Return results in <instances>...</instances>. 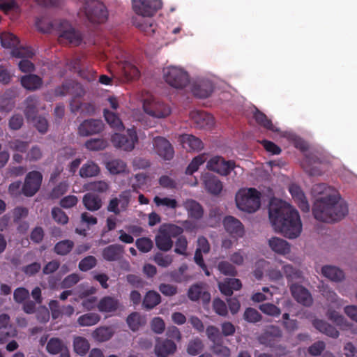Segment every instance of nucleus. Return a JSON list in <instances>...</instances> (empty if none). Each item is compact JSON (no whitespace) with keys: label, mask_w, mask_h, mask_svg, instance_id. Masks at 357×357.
I'll return each mask as SVG.
<instances>
[{"label":"nucleus","mask_w":357,"mask_h":357,"mask_svg":"<svg viewBox=\"0 0 357 357\" xmlns=\"http://www.w3.org/2000/svg\"><path fill=\"white\" fill-rule=\"evenodd\" d=\"M73 347L76 354L84 356L88 353L90 349V344L85 337L77 336L73 340Z\"/></svg>","instance_id":"79ce46f5"},{"label":"nucleus","mask_w":357,"mask_h":357,"mask_svg":"<svg viewBox=\"0 0 357 357\" xmlns=\"http://www.w3.org/2000/svg\"><path fill=\"white\" fill-rule=\"evenodd\" d=\"M14 335L15 333L10 325V317L5 313L0 314V340Z\"/></svg>","instance_id":"58836bf2"},{"label":"nucleus","mask_w":357,"mask_h":357,"mask_svg":"<svg viewBox=\"0 0 357 357\" xmlns=\"http://www.w3.org/2000/svg\"><path fill=\"white\" fill-rule=\"evenodd\" d=\"M282 270L289 287L291 284H298L303 282L304 276L303 272L291 264H284Z\"/></svg>","instance_id":"393cba45"},{"label":"nucleus","mask_w":357,"mask_h":357,"mask_svg":"<svg viewBox=\"0 0 357 357\" xmlns=\"http://www.w3.org/2000/svg\"><path fill=\"white\" fill-rule=\"evenodd\" d=\"M321 160L313 153L305 154L301 162V167L310 176H320L323 170L320 168Z\"/></svg>","instance_id":"2eb2a0df"},{"label":"nucleus","mask_w":357,"mask_h":357,"mask_svg":"<svg viewBox=\"0 0 357 357\" xmlns=\"http://www.w3.org/2000/svg\"><path fill=\"white\" fill-rule=\"evenodd\" d=\"M153 260L159 266L166 268L172 263L173 256L168 254H164L161 252H158L155 254Z\"/></svg>","instance_id":"4d7b16f0"},{"label":"nucleus","mask_w":357,"mask_h":357,"mask_svg":"<svg viewBox=\"0 0 357 357\" xmlns=\"http://www.w3.org/2000/svg\"><path fill=\"white\" fill-rule=\"evenodd\" d=\"M255 119L256 121L265 128L270 130L271 131H275L274 126L272 123V121L267 118V116L262 113L261 112L257 111L255 115Z\"/></svg>","instance_id":"774afa93"},{"label":"nucleus","mask_w":357,"mask_h":357,"mask_svg":"<svg viewBox=\"0 0 357 357\" xmlns=\"http://www.w3.org/2000/svg\"><path fill=\"white\" fill-rule=\"evenodd\" d=\"M225 230L233 236L241 237L244 229L242 223L233 216H227L223 220Z\"/></svg>","instance_id":"a878e982"},{"label":"nucleus","mask_w":357,"mask_h":357,"mask_svg":"<svg viewBox=\"0 0 357 357\" xmlns=\"http://www.w3.org/2000/svg\"><path fill=\"white\" fill-rule=\"evenodd\" d=\"M207 168L222 176H227L236 167L232 160H226L222 156H213L207 162Z\"/></svg>","instance_id":"9b49d317"},{"label":"nucleus","mask_w":357,"mask_h":357,"mask_svg":"<svg viewBox=\"0 0 357 357\" xmlns=\"http://www.w3.org/2000/svg\"><path fill=\"white\" fill-rule=\"evenodd\" d=\"M188 242L184 236H180L175 242L174 252L180 255L187 256Z\"/></svg>","instance_id":"69168bd1"},{"label":"nucleus","mask_w":357,"mask_h":357,"mask_svg":"<svg viewBox=\"0 0 357 357\" xmlns=\"http://www.w3.org/2000/svg\"><path fill=\"white\" fill-rule=\"evenodd\" d=\"M155 243L157 248L162 252L169 251L174 245L172 239L160 228L155 236Z\"/></svg>","instance_id":"c756f323"},{"label":"nucleus","mask_w":357,"mask_h":357,"mask_svg":"<svg viewBox=\"0 0 357 357\" xmlns=\"http://www.w3.org/2000/svg\"><path fill=\"white\" fill-rule=\"evenodd\" d=\"M314 327L321 333L333 338L339 336V331L333 326L321 319H314L312 322Z\"/></svg>","instance_id":"473e14b6"},{"label":"nucleus","mask_w":357,"mask_h":357,"mask_svg":"<svg viewBox=\"0 0 357 357\" xmlns=\"http://www.w3.org/2000/svg\"><path fill=\"white\" fill-rule=\"evenodd\" d=\"M188 296L192 301L202 299L204 304H208L211 301L210 293L204 290L202 283L192 284L188 289Z\"/></svg>","instance_id":"412c9836"},{"label":"nucleus","mask_w":357,"mask_h":357,"mask_svg":"<svg viewBox=\"0 0 357 357\" xmlns=\"http://www.w3.org/2000/svg\"><path fill=\"white\" fill-rule=\"evenodd\" d=\"M163 77L165 82L175 89H183L189 83V75L183 68L169 66L163 69Z\"/></svg>","instance_id":"0eeeda50"},{"label":"nucleus","mask_w":357,"mask_h":357,"mask_svg":"<svg viewBox=\"0 0 357 357\" xmlns=\"http://www.w3.org/2000/svg\"><path fill=\"white\" fill-rule=\"evenodd\" d=\"M142 22H137L136 20L134 21V24L139 28L141 31L145 32L146 34H151L155 32L154 24L152 20L147 19L141 20Z\"/></svg>","instance_id":"e2e57ef3"},{"label":"nucleus","mask_w":357,"mask_h":357,"mask_svg":"<svg viewBox=\"0 0 357 357\" xmlns=\"http://www.w3.org/2000/svg\"><path fill=\"white\" fill-rule=\"evenodd\" d=\"M194 126L200 129H210L214 124L213 117L208 113L194 110L190 114Z\"/></svg>","instance_id":"f3484780"},{"label":"nucleus","mask_w":357,"mask_h":357,"mask_svg":"<svg viewBox=\"0 0 357 357\" xmlns=\"http://www.w3.org/2000/svg\"><path fill=\"white\" fill-rule=\"evenodd\" d=\"M104 123L100 119H86L78 126V134L82 137L99 134L104 130Z\"/></svg>","instance_id":"4468645a"},{"label":"nucleus","mask_w":357,"mask_h":357,"mask_svg":"<svg viewBox=\"0 0 357 357\" xmlns=\"http://www.w3.org/2000/svg\"><path fill=\"white\" fill-rule=\"evenodd\" d=\"M206 160V156L204 154L196 156L187 167L185 174L188 175H192L194 172L198 170L199 167L204 163Z\"/></svg>","instance_id":"5fc2aeb1"},{"label":"nucleus","mask_w":357,"mask_h":357,"mask_svg":"<svg viewBox=\"0 0 357 357\" xmlns=\"http://www.w3.org/2000/svg\"><path fill=\"white\" fill-rule=\"evenodd\" d=\"M99 166L93 161H88L79 169V176L82 178L94 177L100 174Z\"/></svg>","instance_id":"e433bc0d"},{"label":"nucleus","mask_w":357,"mask_h":357,"mask_svg":"<svg viewBox=\"0 0 357 357\" xmlns=\"http://www.w3.org/2000/svg\"><path fill=\"white\" fill-rule=\"evenodd\" d=\"M321 273L324 276L334 282H340L344 278V272L334 266L326 265L323 266Z\"/></svg>","instance_id":"72a5a7b5"},{"label":"nucleus","mask_w":357,"mask_h":357,"mask_svg":"<svg viewBox=\"0 0 357 357\" xmlns=\"http://www.w3.org/2000/svg\"><path fill=\"white\" fill-rule=\"evenodd\" d=\"M145 112L156 118H165L170 114V107L162 102H154L150 105H144Z\"/></svg>","instance_id":"b1692460"},{"label":"nucleus","mask_w":357,"mask_h":357,"mask_svg":"<svg viewBox=\"0 0 357 357\" xmlns=\"http://www.w3.org/2000/svg\"><path fill=\"white\" fill-rule=\"evenodd\" d=\"M134 12L142 17H152L162 8L160 0H132Z\"/></svg>","instance_id":"1a4fd4ad"},{"label":"nucleus","mask_w":357,"mask_h":357,"mask_svg":"<svg viewBox=\"0 0 357 357\" xmlns=\"http://www.w3.org/2000/svg\"><path fill=\"white\" fill-rule=\"evenodd\" d=\"M59 20H54V22L45 17L38 18L36 21V26L37 29L43 33H50L53 30L56 29V23H58Z\"/></svg>","instance_id":"37998d69"},{"label":"nucleus","mask_w":357,"mask_h":357,"mask_svg":"<svg viewBox=\"0 0 357 357\" xmlns=\"http://www.w3.org/2000/svg\"><path fill=\"white\" fill-rule=\"evenodd\" d=\"M185 208L187 209L190 217L196 220L202 218L204 210L197 202L192 199L187 200L185 202Z\"/></svg>","instance_id":"4c0bfd02"},{"label":"nucleus","mask_w":357,"mask_h":357,"mask_svg":"<svg viewBox=\"0 0 357 357\" xmlns=\"http://www.w3.org/2000/svg\"><path fill=\"white\" fill-rule=\"evenodd\" d=\"M289 192L291 195L293 199L296 202L298 206L303 212L310 211V204L308 201L301 190V188L296 185L292 184L289 186Z\"/></svg>","instance_id":"5701e85b"},{"label":"nucleus","mask_w":357,"mask_h":357,"mask_svg":"<svg viewBox=\"0 0 357 357\" xmlns=\"http://www.w3.org/2000/svg\"><path fill=\"white\" fill-rule=\"evenodd\" d=\"M74 247V243L71 240H63L56 243L54 251L59 255L64 256L70 252Z\"/></svg>","instance_id":"de8ad7c7"},{"label":"nucleus","mask_w":357,"mask_h":357,"mask_svg":"<svg viewBox=\"0 0 357 357\" xmlns=\"http://www.w3.org/2000/svg\"><path fill=\"white\" fill-rule=\"evenodd\" d=\"M84 188L88 191L105 193L109 188V183L105 181H95L86 183Z\"/></svg>","instance_id":"a18cd8bd"},{"label":"nucleus","mask_w":357,"mask_h":357,"mask_svg":"<svg viewBox=\"0 0 357 357\" xmlns=\"http://www.w3.org/2000/svg\"><path fill=\"white\" fill-rule=\"evenodd\" d=\"M56 25V33L60 43L79 46L83 40L82 33L75 29L68 21L60 20Z\"/></svg>","instance_id":"20e7f679"},{"label":"nucleus","mask_w":357,"mask_h":357,"mask_svg":"<svg viewBox=\"0 0 357 357\" xmlns=\"http://www.w3.org/2000/svg\"><path fill=\"white\" fill-rule=\"evenodd\" d=\"M243 318L248 323L256 324L261 321L262 316L256 309L247 307L243 313Z\"/></svg>","instance_id":"864d4df0"},{"label":"nucleus","mask_w":357,"mask_h":357,"mask_svg":"<svg viewBox=\"0 0 357 357\" xmlns=\"http://www.w3.org/2000/svg\"><path fill=\"white\" fill-rule=\"evenodd\" d=\"M268 245L273 252L280 255H284L290 252L289 243L278 237H273L269 239Z\"/></svg>","instance_id":"2f4dec72"},{"label":"nucleus","mask_w":357,"mask_h":357,"mask_svg":"<svg viewBox=\"0 0 357 357\" xmlns=\"http://www.w3.org/2000/svg\"><path fill=\"white\" fill-rule=\"evenodd\" d=\"M269 262L264 259L257 260L255 264L253 274L257 280H261L264 275V271L268 272Z\"/></svg>","instance_id":"6e6d98bb"},{"label":"nucleus","mask_w":357,"mask_h":357,"mask_svg":"<svg viewBox=\"0 0 357 357\" xmlns=\"http://www.w3.org/2000/svg\"><path fill=\"white\" fill-rule=\"evenodd\" d=\"M180 142L183 146L189 151H198L204 147L202 141L192 135L184 134L181 135Z\"/></svg>","instance_id":"c85d7f7f"},{"label":"nucleus","mask_w":357,"mask_h":357,"mask_svg":"<svg viewBox=\"0 0 357 357\" xmlns=\"http://www.w3.org/2000/svg\"><path fill=\"white\" fill-rule=\"evenodd\" d=\"M202 180L205 189L209 193L218 195L222 192V183L216 176L211 173H206L202 175Z\"/></svg>","instance_id":"aec40b11"},{"label":"nucleus","mask_w":357,"mask_h":357,"mask_svg":"<svg viewBox=\"0 0 357 357\" xmlns=\"http://www.w3.org/2000/svg\"><path fill=\"white\" fill-rule=\"evenodd\" d=\"M160 228L164 231L171 238L176 237L178 238L180 236H183V227L176 225L171 223L163 224L160 227Z\"/></svg>","instance_id":"3c124183"},{"label":"nucleus","mask_w":357,"mask_h":357,"mask_svg":"<svg viewBox=\"0 0 357 357\" xmlns=\"http://www.w3.org/2000/svg\"><path fill=\"white\" fill-rule=\"evenodd\" d=\"M131 199V192L130 190H125L119 195V197L111 199L107 206L109 212L115 215H119L121 211H125L128 208Z\"/></svg>","instance_id":"ddd939ff"},{"label":"nucleus","mask_w":357,"mask_h":357,"mask_svg":"<svg viewBox=\"0 0 357 357\" xmlns=\"http://www.w3.org/2000/svg\"><path fill=\"white\" fill-rule=\"evenodd\" d=\"M85 147L92 151H98L105 149L107 146V142L103 139H90L85 142Z\"/></svg>","instance_id":"603ef678"},{"label":"nucleus","mask_w":357,"mask_h":357,"mask_svg":"<svg viewBox=\"0 0 357 357\" xmlns=\"http://www.w3.org/2000/svg\"><path fill=\"white\" fill-rule=\"evenodd\" d=\"M43 181V175L40 172H29L22 187V192L26 197L33 196L40 189Z\"/></svg>","instance_id":"9d476101"},{"label":"nucleus","mask_w":357,"mask_h":357,"mask_svg":"<svg viewBox=\"0 0 357 357\" xmlns=\"http://www.w3.org/2000/svg\"><path fill=\"white\" fill-rule=\"evenodd\" d=\"M8 147L13 151L26 153L29 149V142L15 139L8 142Z\"/></svg>","instance_id":"13d9d810"},{"label":"nucleus","mask_w":357,"mask_h":357,"mask_svg":"<svg viewBox=\"0 0 357 357\" xmlns=\"http://www.w3.org/2000/svg\"><path fill=\"white\" fill-rule=\"evenodd\" d=\"M84 207L90 211H96L99 210L102 205L101 198L93 193L88 192L85 194L82 199Z\"/></svg>","instance_id":"7c9ffc66"},{"label":"nucleus","mask_w":357,"mask_h":357,"mask_svg":"<svg viewBox=\"0 0 357 357\" xmlns=\"http://www.w3.org/2000/svg\"><path fill=\"white\" fill-rule=\"evenodd\" d=\"M293 298L304 306L312 305L313 299L310 291L303 286L298 284H291L289 287Z\"/></svg>","instance_id":"a211bd4d"},{"label":"nucleus","mask_w":357,"mask_h":357,"mask_svg":"<svg viewBox=\"0 0 357 357\" xmlns=\"http://www.w3.org/2000/svg\"><path fill=\"white\" fill-rule=\"evenodd\" d=\"M96 264V258L92 255H89L82 259L79 261L78 266L80 271L86 272L94 268Z\"/></svg>","instance_id":"338daca9"},{"label":"nucleus","mask_w":357,"mask_h":357,"mask_svg":"<svg viewBox=\"0 0 357 357\" xmlns=\"http://www.w3.org/2000/svg\"><path fill=\"white\" fill-rule=\"evenodd\" d=\"M153 147L157 154L165 160H170L174 155V150L171 143L162 137L153 139Z\"/></svg>","instance_id":"dca6fc26"},{"label":"nucleus","mask_w":357,"mask_h":357,"mask_svg":"<svg viewBox=\"0 0 357 357\" xmlns=\"http://www.w3.org/2000/svg\"><path fill=\"white\" fill-rule=\"evenodd\" d=\"M237 207L243 211L253 213L261 205V194L255 188L241 189L236 195Z\"/></svg>","instance_id":"7ed1b4c3"},{"label":"nucleus","mask_w":357,"mask_h":357,"mask_svg":"<svg viewBox=\"0 0 357 357\" xmlns=\"http://www.w3.org/2000/svg\"><path fill=\"white\" fill-rule=\"evenodd\" d=\"M161 302L160 295L155 291H149L144 299L143 307L147 310H151L155 307Z\"/></svg>","instance_id":"a19ab883"},{"label":"nucleus","mask_w":357,"mask_h":357,"mask_svg":"<svg viewBox=\"0 0 357 357\" xmlns=\"http://www.w3.org/2000/svg\"><path fill=\"white\" fill-rule=\"evenodd\" d=\"M176 344L171 340H161L158 337L155 345L154 351L158 357H167L175 353Z\"/></svg>","instance_id":"6ab92c4d"},{"label":"nucleus","mask_w":357,"mask_h":357,"mask_svg":"<svg viewBox=\"0 0 357 357\" xmlns=\"http://www.w3.org/2000/svg\"><path fill=\"white\" fill-rule=\"evenodd\" d=\"M131 199V192L130 190H125L119 195V197L111 199L107 206L109 212L115 215H119L121 211H125L128 208Z\"/></svg>","instance_id":"f8f14e48"},{"label":"nucleus","mask_w":357,"mask_h":357,"mask_svg":"<svg viewBox=\"0 0 357 357\" xmlns=\"http://www.w3.org/2000/svg\"><path fill=\"white\" fill-rule=\"evenodd\" d=\"M127 324L132 331H137L142 325L143 321L138 312H132L128 317Z\"/></svg>","instance_id":"052dcab7"},{"label":"nucleus","mask_w":357,"mask_h":357,"mask_svg":"<svg viewBox=\"0 0 357 357\" xmlns=\"http://www.w3.org/2000/svg\"><path fill=\"white\" fill-rule=\"evenodd\" d=\"M103 114L105 121L112 128L116 130H121L123 128V124L116 114L105 109Z\"/></svg>","instance_id":"c03bdc74"},{"label":"nucleus","mask_w":357,"mask_h":357,"mask_svg":"<svg viewBox=\"0 0 357 357\" xmlns=\"http://www.w3.org/2000/svg\"><path fill=\"white\" fill-rule=\"evenodd\" d=\"M106 168L110 174L116 175L125 173L127 169L126 163L121 159H113L106 163Z\"/></svg>","instance_id":"ea45409f"},{"label":"nucleus","mask_w":357,"mask_h":357,"mask_svg":"<svg viewBox=\"0 0 357 357\" xmlns=\"http://www.w3.org/2000/svg\"><path fill=\"white\" fill-rule=\"evenodd\" d=\"M153 202L157 206H162L169 209H176L178 207V202L175 199L169 197L160 198L158 196H155L153 198Z\"/></svg>","instance_id":"bf43d9fd"},{"label":"nucleus","mask_w":357,"mask_h":357,"mask_svg":"<svg viewBox=\"0 0 357 357\" xmlns=\"http://www.w3.org/2000/svg\"><path fill=\"white\" fill-rule=\"evenodd\" d=\"M64 348L63 342L58 337H52L48 341L46 349L50 354H58L61 353Z\"/></svg>","instance_id":"8fccbe9b"},{"label":"nucleus","mask_w":357,"mask_h":357,"mask_svg":"<svg viewBox=\"0 0 357 357\" xmlns=\"http://www.w3.org/2000/svg\"><path fill=\"white\" fill-rule=\"evenodd\" d=\"M259 309L263 313L271 317H279L281 314L280 309L275 305L270 303L261 304L259 306Z\"/></svg>","instance_id":"680f3d73"},{"label":"nucleus","mask_w":357,"mask_h":357,"mask_svg":"<svg viewBox=\"0 0 357 357\" xmlns=\"http://www.w3.org/2000/svg\"><path fill=\"white\" fill-rule=\"evenodd\" d=\"M100 319V316L95 312H89L80 316L77 323L81 326H91L96 324Z\"/></svg>","instance_id":"49530a36"},{"label":"nucleus","mask_w":357,"mask_h":357,"mask_svg":"<svg viewBox=\"0 0 357 357\" xmlns=\"http://www.w3.org/2000/svg\"><path fill=\"white\" fill-rule=\"evenodd\" d=\"M124 246L121 244H112L105 247L102 252V257L107 261H119L123 256Z\"/></svg>","instance_id":"4be33fe9"},{"label":"nucleus","mask_w":357,"mask_h":357,"mask_svg":"<svg viewBox=\"0 0 357 357\" xmlns=\"http://www.w3.org/2000/svg\"><path fill=\"white\" fill-rule=\"evenodd\" d=\"M312 191L319 195L312 206L314 218L324 222H333L342 220L348 213L347 204L340 199L338 192L326 183L313 186Z\"/></svg>","instance_id":"f257e3e1"},{"label":"nucleus","mask_w":357,"mask_h":357,"mask_svg":"<svg viewBox=\"0 0 357 357\" xmlns=\"http://www.w3.org/2000/svg\"><path fill=\"white\" fill-rule=\"evenodd\" d=\"M269 220L274 229L289 238H297L302 231L298 211L280 199H272L268 207Z\"/></svg>","instance_id":"f03ea898"},{"label":"nucleus","mask_w":357,"mask_h":357,"mask_svg":"<svg viewBox=\"0 0 357 357\" xmlns=\"http://www.w3.org/2000/svg\"><path fill=\"white\" fill-rule=\"evenodd\" d=\"M192 94L199 98H206L213 91V85L209 80H202L196 82L192 87Z\"/></svg>","instance_id":"bb28decb"},{"label":"nucleus","mask_w":357,"mask_h":357,"mask_svg":"<svg viewBox=\"0 0 357 357\" xmlns=\"http://www.w3.org/2000/svg\"><path fill=\"white\" fill-rule=\"evenodd\" d=\"M20 82L24 88L31 91L39 89L43 84V79L35 74H29L22 76Z\"/></svg>","instance_id":"cd10ccee"},{"label":"nucleus","mask_w":357,"mask_h":357,"mask_svg":"<svg viewBox=\"0 0 357 357\" xmlns=\"http://www.w3.org/2000/svg\"><path fill=\"white\" fill-rule=\"evenodd\" d=\"M203 348L202 341L199 338H195L189 342L187 351L191 356H196L202 351Z\"/></svg>","instance_id":"0e129e2a"},{"label":"nucleus","mask_w":357,"mask_h":357,"mask_svg":"<svg viewBox=\"0 0 357 357\" xmlns=\"http://www.w3.org/2000/svg\"><path fill=\"white\" fill-rule=\"evenodd\" d=\"M38 98L36 96H29L24 100V114L28 120L35 119L38 112Z\"/></svg>","instance_id":"c9c22d12"},{"label":"nucleus","mask_w":357,"mask_h":357,"mask_svg":"<svg viewBox=\"0 0 357 357\" xmlns=\"http://www.w3.org/2000/svg\"><path fill=\"white\" fill-rule=\"evenodd\" d=\"M113 335L109 327H100L96 328L92 333L93 339L98 342H105L109 340Z\"/></svg>","instance_id":"09e8293b"},{"label":"nucleus","mask_w":357,"mask_h":357,"mask_svg":"<svg viewBox=\"0 0 357 357\" xmlns=\"http://www.w3.org/2000/svg\"><path fill=\"white\" fill-rule=\"evenodd\" d=\"M83 10L86 19L92 24H102L107 20V10L103 3L98 1H86Z\"/></svg>","instance_id":"423d86ee"},{"label":"nucleus","mask_w":357,"mask_h":357,"mask_svg":"<svg viewBox=\"0 0 357 357\" xmlns=\"http://www.w3.org/2000/svg\"><path fill=\"white\" fill-rule=\"evenodd\" d=\"M2 47L12 49L11 54L17 58H31L34 52L31 47L20 46V40L14 34L9 32L2 33L0 36Z\"/></svg>","instance_id":"39448f33"},{"label":"nucleus","mask_w":357,"mask_h":357,"mask_svg":"<svg viewBox=\"0 0 357 357\" xmlns=\"http://www.w3.org/2000/svg\"><path fill=\"white\" fill-rule=\"evenodd\" d=\"M119 304V303L117 299L107 296L100 299L98 305V308L100 312H111L118 309Z\"/></svg>","instance_id":"f704fd0d"},{"label":"nucleus","mask_w":357,"mask_h":357,"mask_svg":"<svg viewBox=\"0 0 357 357\" xmlns=\"http://www.w3.org/2000/svg\"><path fill=\"white\" fill-rule=\"evenodd\" d=\"M113 145L125 151H131L138 142V136L135 128H129L126 134L115 133L112 136Z\"/></svg>","instance_id":"6e6552de"}]
</instances>
